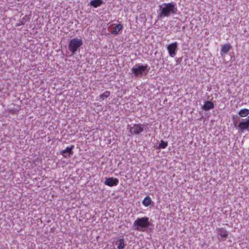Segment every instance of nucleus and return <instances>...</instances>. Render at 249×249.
Returning <instances> with one entry per match:
<instances>
[{
	"instance_id": "1",
	"label": "nucleus",
	"mask_w": 249,
	"mask_h": 249,
	"mask_svg": "<svg viewBox=\"0 0 249 249\" xmlns=\"http://www.w3.org/2000/svg\"><path fill=\"white\" fill-rule=\"evenodd\" d=\"M176 5V4L174 2L162 3L160 6V17H168L171 14H175L177 11Z\"/></svg>"
},
{
	"instance_id": "2",
	"label": "nucleus",
	"mask_w": 249,
	"mask_h": 249,
	"mask_svg": "<svg viewBox=\"0 0 249 249\" xmlns=\"http://www.w3.org/2000/svg\"><path fill=\"white\" fill-rule=\"evenodd\" d=\"M149 70V68L147 64L142 66L136 64L132 68V72L135 77H138L147 74Z\"/></svg>"
},
{
	"instance_id": "3",
	"label": "nucleus",
	"mask_w": 249,
	"mask_h": 249,
	"mask_svg": "<svg viewBox=\"0 0 249 249\" xmlns=\"http://www.w3.org/2000/svg\"><path fill=\"white\" fill-rule=\"evenodd\" d=\"M82 44L83 42L81 39L74 38L70 41L68 45V49L72 53H74Z\"/></svg>"
},
{
	"instance_id": "4",
	"label": "nucleus",
	"mask_w": 249,
	"mask_h": 249,
	"mask_svg": "<svg viewBox=\"0 0 249 249\" xmlns=\"http://www.w3.org/2000/svg\"><path fill=\"white\" fill-rule=\"evenodd\" d=\"M150 225V222L149 221V218L146 216L142 217V218H138L134 222L133 226H137L136 229L139 230V228H145Z\"/></svg>"
},
{
	"instance_id": "5",
	"label": "nucleus",
	"mask_w": 249,
	"mask_h": 249,
	"mask_svg": "<svg viewBox=\"0 0 249 249\" xmlns=\"http://www.w3.org/2000/svg\"><path fill=\"white\" fill-rule=\"evenodd\" d=\"M144 124H134L129 128V131L132 134L138 135L143 131Z\"/></svg>"
},
{
	"instance_id": "6",
	"label": "nucleus",
	"mask_w": 249,
	"mask_h": 249,
	"mask_svg": "<svg viewBox=\"0 0 249 249\" xmlns=\"http://www.w3.org/2000/svg\"><path fill=\"white\" fill-rule=\"evenodd\" d=\"M178 47L177 42H173L168 45L167 47L168 53L171 57H174L176 54Z\"/></svg>"
},
{
	"instance_id": "7",
	"label": "nucleus",
	"mask_w": 249,
	"mask_h": 249,
	"mask_svg": "<svg viewBox=\"0 0 249 249\" xmlns=\"http://www.w3.org/2000/svg\"><path fill=\"white\" fill-rule=\"evenodd\" d=\"M119 183V180L116 178H106L104 182L106 185L109 187L117 186Z\"/></svg>"
},
{
	"instance_id": "8",
	"label": "nucleus",
	"mask_w": 249,
	"mask_h": 249,
	"mask_svg": "<svg viewBox=\"0 0 249 249\" xmlns=\"http://www.w3.org/2000/svg\"><path fill=\"white\" fill-rule=\"evenodd\" d=\"M241 132L248 129L249 127V118L246 119V121H242L239 123L238 125Z\"/></svg>"
},
{
	"instance_id": "9",
	"label": "nucleus",
	"mask_w": 249,
	"mask_h": 249,
	"mask_svg": "<svg viewBox=\"0 0 249 249\" xmlns=\"http://www.w3.org/2000/svg\"><path fill=\"white\" fill-rule=\"evenodd\" d=\"M74 146L73 145H71L70 147H67L65 149H64L60 151V154L62 155L64 157L67 158L68 156L65 155V153H69V157L72 154V149Z\"/></svg>"
},
{
	"instance_id": "10",
	"label": "nucleus",
	"mask_w": 249,
	"mask_h": 249,
	"mask_svg": "<svg viewBox=\"0 0 249 249\" xmlns=\"http://www.w3.org/2000/svg\"><path fill=\"white\" fill-rule=\"evenodd\" d=\"M231 49V46L229 44H225L221 45L220 54L223 55L226 54Z\"/></svg>"
},
{
	"instance_id": "11",
	"label": "nucleus",
	"mask_w": 249,
	"mask_h": 249,
	"mask_svg": "<svg viewBox=\"0 0 249 249\" xmlns=\"http://www.w3.org/2000/svg\"><path fill=\"white\" fill-rule=\"evenodd\" d=\"M217 234L221 237L226 238L228 236V233L227 230L224 228H218L216 229Z\"/></svg>"
},
{
	"instance_id": "12",
	"label": "nucleus",
	"mask_w": 249,
	"mask_h": 249,
	"mask_svg": "<svg viewBox=\"0 0 249 249\" xmlns=\"http://www.w3.org/2000/svg\"><path fill=\"white\" fill-rule=\"evenodd\" d=\"M30 19V18L29 16H28L27 15H25L24 17H23L21 19H20L18 21V22L15 24V26L16 27L19 26L20 25H22L25 24V22L27 21H29Z\"/></svg>"
},
{
	"instance_id": "13",
	"label": "nucleus",
	"mask_w": 249,
	"mask_h": 249,
	"mask_svg": "<svg viewBox=\"0 0 249 249\" xmlns=\"http://www.w3.org/2000/svg\"><path fill=\"white\" fill-rule=\"evenodd\" d=\"M213 107L214 105L213 103L210 101H206L202 107V108L205 110H209L213 109Z\"/></svg>"
},
{
	"instance_id": "14",
	"label": "nucleus",
	"mask_w": 249,
	"mask_h": 249,
	"mask_svg": "<svg viewBox=\"0 0 249 249\" xmlns=\"http://www.w3.org/2000/svg\"><path fill=\"white\" fill-rule=\"evenodd\" d=\"M122 29L123 25L121 24H118L115 26L111 33L113 35H117Z\"/></svg>"
},
{
	"instance_id": "15",
	"label": "nucleus",
	"mask_w": 249,
	"mask_h": 249,
	"mask_svg": "<svg viewBox=\"0 0 249 249\" xmlns=\"http://www.w3.org/2000/svg\"><path fill=\"white\" fill-rule=\"evenodd\" d=\"M103 3L102 0H92L90 1V4L94 8L100 6Z\"/></svg>"
},
{
	"instance_id": "16",
	"label": "nucleus",
	"mask_w": 249,
	"mask_h": 249,
	"mask_svg": "<svg viewBox=\"0 0 249 249\" xmlns=\"http://www.w3.org/2000/svg\"><path fill=\"white\" fill-rule=\"evenodd\" d=\"M152 202L151 198L149 196L145 197L142 201V204L145 206H149Z\"/></svg>"
},
{
	"instance_id": "17",
	"label": "nucleus",
	"mask_w": 249,
	"mask_h": 249,
	"mask_svg": "<svg viewBox=\"0 0 249 249\" xmlns=\"http://www.w3.org/2000/svg\"><path fill=\"white\" fill-rule=\"evenodd\" d=\"M238 114L241 117H246L249 114V109L247 108L241 109Z\"/></svg>"
},
{
	"instance_id": "18",
	"label": "nucleus",
	"mask_w": 249,
	"mask_h": 249,
	"mask_svg": "<svg viewBox=\"0 0 249 249\" xmlns=\"http://www.w3.org/2000/svg\"><path fill=\"white\" fill-rule=\"evenodd\" d=\"M168 146V142L167 141H164L163 140H161L160 141V143L159 144L158 148L159 149H164Z\"/></svg>"
},
{
	"instance_id": "19",
	"label": "nucleus",
	"mask_w": 249,
	"mask_h": 249,
	"mask_svg": "<svg viewBox=\"0 0 249 249\" xmlns=\"http://www.w3.org/2000/svg\"><path fill=\"white\" fill-rule=\"evenodd\" d=\"M110 92L109 91H106L100 95L99 97L100 99L103 101L105 98H107L109 96Z\"/></svg>"
},
{
	"instance_id": "20",
	"label": "nucleus",
	"mask_w": 249,
	"mask_h": 249,
	"mask_svg": "<svg viewBox=\"0 0 249 249\" xmlns=\"http://www.w3.org/2000/svg\"><path fill=\"white\" fill-rule=\"evenodd\" d=\"M118 242L119 243L117 248L118 249H124L125 247V244L124 243V240L123 239H119L118 240Z\"/></svg>"
}]
</instances>
